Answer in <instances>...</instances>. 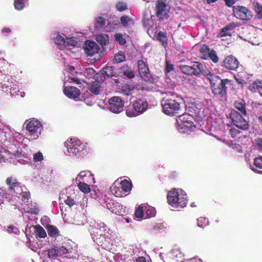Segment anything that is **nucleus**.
Masks as SVG:
<instances>
[{
  "instance_id": "1",
  "label": "nucleus",
  "mask_w": 262,
  "mask_h": 262,
  "mask_svg": "<svg viewBox=\"0 0 262 262\" xmlns=\"http://www.w3.org/2000/svg\"><path fill=\"white\" fill-rule=\"evenodd\" d=\"M182 100L176 94L167 95L161 102L163 112L169 115L176 116L181 112L180 103Z\"/></svg>"
},
{
  "instance_id": "2",
  "label": "nucleus",
  "mask_w": 262,
  "mask_h": 262,
  "mask_svg": "<svg viewBox=\"0 0 262 262\" xmlns=\"http://www.w3.org/2000/svg\"><path fill=\"white\" fill-rule=\"evenodd\" d=\"M167 199L168 204L176 208H183L187 205L186 194L181 189L173 188L168 192Z\"/></svg>"
},
{
  "instance_id": "3",
  "label": "nucleus",
  "mask_w": 262,
  "mask_h": 262,
  "mask_svg": "<svg viewBox=\"0 0 262 262\" xmlns=\"http://www.w3.org/2000/svg\"><path fill=\"white\" fill-rule=\"evenodd\" d=\"M207 79L209 80L212 93L219 97L223 98L226 95V86L229 80L227 79H222L219 76L207 75Z\"/></svg>"
},
{
  "instance_id": "4",
  "label": "nucleus",
  "mask_w": 262,
  "mask_h": 262,
  "mask_svg": "<svg viewBox=\"0 0 262 262\" xmlns=\"http://www.w3.org/2000/svg\"><path fill=\"white\" fill-rule=\"evenodd\" d=\"M242 115L235 110L231 111L230 114L233 124L238 128L245 130L248 128L249 124Z\"/></svg>"
},
{
  "instance_id": "5",
  "label": "nucleus",
  "mask_w": 262,
  "mask_h": 262,
  "mask_svg": "<svg viewBox=\"0 0 262 262\" xmlns=\"http://www.w3.org/2000/svg\"><path fill=\"white\" fill-rule=\"evenodd\" d=\"M148 104L146 101L139 99L135 101L133 104V106L135 113H132L130 111H126V115L128 117L136 116L140 113H143L146 110Z\"/></svg>"
},
{
  "instance_id": "6",
  "label": "nucleus",
  "mask_w": 262,
  "mask_h": 262,
  "mask_svg": "<svg viewBox=\"0 0 262 262\" xmlns=\"http://www.w3.org/2000/svg\"><path fill=\"white\" fill-rule=\"evenodd\" d=\"M233 11L234 16L238 19L248 20L250 19L252 17L251 12L245 7L234 6Z\"/></svg>"
},
{
  "instance_id": "7",
  "label": "nucleus",
  "mask_w": 262,
  "mask_h": 262,
  "mask_svg": "<svg viewBox=\"0 0 262 262\" xmlns=\"http://www.w3.org/2000/svg\"><path fill=\"white\" fill-rule=\"evenodd\" d=\"M6 184L9 186L8 189L16 194H21L23 193L21 184L17 180L12 177H8L6 180Z\"/></svg>"
},
{
  "instance_id": "8",
  "label": "nucleus",
  "mask_w": 262,
  "mask_h": 262,
  "mask_svg": "<svg viewBox=\"0 0 262 262\" xmlns=\"http://www.w3.org/2000/svg\"><path fill=\"white\" fill-rule=\"evenodd\" d=\"M124 103L119 97H113L109 100L110 110L114 113H119L123 110Z\"/></svg>"
},
{
  "instance_id": "9",
  "label": "nucleus",
  "mask_w": 262,
  "mask_h": 262,
  "mask_svg": "<svg viewBox=\"0 0 262 262\" xmlns=\"http://www.w3.org/2000/svg\"><path fill=\"white\" fill-rule=\"evenodd\" d=\"M105 203L106 208L112 213L116 214H122L123 211L122 205L108 198L105 200Z\"/></svg>"
},
{
  "instance_id": "10",
  "label": "nucleus",
  "mask_w": 262,
  "mask_h": 262,
  "mask_svg": "<svg viewBox=\"0 0 262 262\" xmlns=\"http://www.w3.org/2000/svg\"><path fill=\"white\" fill-rule=\"evenodd\" d=\"M40 126V122L36 120H32L26 123V129L32 133L31 137L32 139H36L38 137L37 130Z\"/></svg>"
},
{
  "instance_id": "11",
  "label": "nucleus",
  "mask_w": 262,
  "mask_h": 262,
  "mask_svg": "<svg viewBox=\"0 0 262 262\" xmlns=\"http://www.w3.org/2000/svg\"><path fill=\"white\" fill-rule=\"evenodd\" d=\"M84 49L86 54L90 56H92L98 53L99 50L98 46L95 42L89 40L85 41Z\"/></svg>"
},
{
  "instance_id": "12",
  "label": "nucleus",
  "mask_w": 262,
  "mask_h": 262,
  "mask_svg": "<svg viewBox=\"0 0 262 262\" xmlns=\"http://www.w3.org/2000/svg\"><path fill=\"white\" fill-rule=\"evenodd\" d=\"M166 4L163 2V0H158L157 2L155 11L156 16L161 20L164 19L165 16Z\"/></svg>"
},
{
  "instance_id": "13",
  "label": "nucleus",
  "mask_w": 262,
  "mask_h": 262,
  "mask_svg": "<svg viewBox=\"0 0 262 262\" xmlns=\"http://www.w3.org/2000/svg\"><path fill=\"white\" fill-rule=\"evenodd\" d=\"M139 73L142 79L145 81L149 80L150 74L148 73V68L146 66L144 62L140 60L138 61Z\"/></svg>"
},
{
  "instance_id": "14",
  "label": "nucleus",
  "mask_w": 262,
  "mask_h": 262,
  "mask_svg": "<svg viewBox=\"0 0 262 262\" xmlns=\"http://www.w3.org/2000/svg\"><path fill=\"white\" fill-rule=\"evenodd\" d=\"M224 66L230 70H235L239 65L238 61L233 56H227L224 60Z\"/></svg>"
},
{
  "instance_id": "15",
  "label": "nucleus",
  "mask_w": 262,
  "mask_h": 262,
  "mask_svg": "<svg viewBox=\"0 0 262 262\" xmlns=\"http://www.w3.org/2000/svg\"><path fill=\"white\" fill-rule=\"evenodd\" d=\"M192 66L193 68H194V69L195 70L194 76H199L200 73H202L204 75H206L207 77V75L211 74L209 71H207V70H205L204 68V66L202 63L199 62H193L192 63Z\"/></svg>"
},
{
  "instance_id": "16",
  "label": "nucleus",
  "mask_w": 262,
  "mask_h": 262,
  "mask_svg": "<svg viewBox=\"0 0 262 262\" xmlns=\"http://www.w3.org/2000/svg\"><path fill=\"white\" fill-rule=\"evenodd\" d=\"M64 94L70 98L75 99L80 94V91L74 86H67L64 89Z\"/></svg>"
},
{
  "instance_id": "17",
  "label": "nucleus",
  "mask_w": 262,
  "mask_h": 262,
  "mask_svg": "<svg viewBox=\"0 0 262 262\" xmlns=\"http://www.w3.org/2000/svg\"><path fill=\"white\" fill-rule=\"evenodd\" d=\"M96 39L97 42L103 47L108 43L109 36L106 34H99L97 35Z\"/></svg>"
},
{
  "instance_id": "18",
  "label": "nucleus",
  "mask_w": 262,
  "mask_h": 262,
  "mask_svg": "<svg viewBox=\"0 0 262 262\" xmlns=\"http://www.w3.org/2000/svg\"><path fill=\"white\" fill-rule=\"evenodd\" d=\"M47 229L49 236L51 237L56 238L60 235L59 231L56 226L48 225Z\"/></svg>"
},
{
  "instance_id": "19",
  "label": "nucleus",
  "mask_w": 262,
  "mask_h": 262,
  "mask_svg": "<svg viewBox=\"0 0 262 262\" xmlns=\"http://www.w3.org/2000/svg\"><path fill=\"white\" fill-rule=\"evenodd\" d=\"M234 106L236 109L241 112V113L245 116L247 115L245 109V103L244 100L241 99L235 102Z\"/></svg>"
},
{
  "instance_id": "20",
  "label": "nucleus",
  "mask_w": 262,
  "mask_h": 262,
  "mask_svg": "<svg viewBox=\"0 0 262 262\" xmlns=\"http://www.w3.org/2000/svg\"><path fill=\"white\" fill-rule=\"evenodd\" d=\"M201 51H204L205 52L206 51L209 54L210 58L213 62L216 63L218 61L219 59L215 51H210L209 48L207 46H204V47H203L201 49Z\"/></svg>"
},
{
  "instance_id": "21",
  "label": "nucleus",
  "mask_w": 262,
  "mask_h": 262,
  "mask_svg": "<svg viewBox=\"0 0 262 262\" xmlns=\"http://www.w3.org/2000/svg\"><path fill=\"white\" fill-rule=\"evenodd\" d=\"M35 233L37 236L39 238H45L47 236V233L43 228L39 225L34 226Z\"/></svg>"
},
{
  "instance_id": "22",
  "label": "nucleus",
  "mask_w": 262,
  "mask_h": 262,
  "mask_svg": "<svg viewBox=\"0 0 262 262\" xmlns=\"http://www.w3.org/2000/svg\"><path fill=\"white\" fill-rule=\"evenodd\" d=\"M101 83L98 81H95L91 83L89 87V90L92 93L97 95L99 93Z\"/></svg>"
},
{
  "instance_id": "23",
  "label": "nucleus",
  "mask_w": 262,
  "mask_h": 262,
  "mask_svg": "<svg viewBox=\"0 0 262 262\" xmlns=\"http://www.w3.org/2000/svg\"><path fill=\"white\" fill-rule=\"evenodd\" d=\"M253 164L255 166V168H252V170L259 173H262V171L258 170L256 169H262V157L260 156L255 158L254 160Z\"/></svg>"
},
{
  "instance_id": "24",
  "label": "nucleus",
  "mask_w": 262,
  "mask_h": 262,
  "mask_svg": "<svg viewBox=\"0 0 262 262\" xmlns=\"http://www.w3.org/2000/svg\"><path fill=\"white\" fill-rule=\"evenodd\" d=\"M120 70L123 75L129 78H133L135 76L132 70L127 65L122 66Z\"/></svg>"
},
{
  "instance_id": "25",
  "label": "nucleus",
  "mask_w": 262,
  "mask_h": 262,
  "mask_svg": "<svg viewBox=\"0 0 262 262\" xmlns=\"http://www.w3.org/2000/svg\"><path fill=\"white\" fill-rule=\"evenodd\" d=\"M180 70L185 74L194 75L195 70L193 68L192 64L191 66L183 65L180 67Z\"/></svg>"
},
{
  "instance_id": "26",
  "label": "nucleus",
  "mask_w": 262,
  "mask_h": 262,
  "mask_svg": "<svg viewBox=\"0 0 262 262\" xmlns=\"http://www.w3.org/2000/svg\"><path fill=\"white\" fill-rule=\"evenodd\" d=\"M122 189L125 192L130 191L132 189V184L127 180H124L121 182Z\"/></svg>"
},
{
  "instance_id": "27",
  "label": "nucleus",
  "mask_w": 262,
  "mask_h": 262,
  "mask_svg": "<svg viewBox=\"0 0 262 262\" xmlns=\"http://www.w3.org/2000/svg\"><path fill=\"white\" fill-rule=\"evenodd\" d=\"M235 27V25L234 24H230L223 28L220 33L221 37L230 36L231 34L229 31L231 28H234Z\"/></svg>"
},
{
  "instance_id": "28",
  "label": "nucleus",
  "mask_w": 262,
  "mask_h": 262,
  "mask_svg": "<svg viewBox=\"0 0 262 262\" xmlns=\"http://www.w3.org/2000/svg\"><path fill=\"white\" fill-rule=\"evenodd\" d=\"M253 7L257 13V16L258 18H262V6L259 3L253 2L252 3Z\"/></svg>"
},
{
  "instance_id": "29",
  "label": "nucleus",
  "mask_w": 262,
  "mask_h": 262,
  "mask_svg": "<svg viewBox=\"0 0 262 262\" xmlns=\"http://www.w3.org/2000/svg\"><path fill=\"white\" fill-rule=\"evenodd\" d=\"M144 211L146 218H151L156 215V211L154 207L148 206Z\"/></svg>"
},
{
  "instance_id": "30",
  "label": "nucleus",
  "mask_w": 262,
  "mask_h": 262,
  "mask_svg": "<svg viewBox=\"0 0 262 262\" xmlns=\"http://www.w3.org/2000/svg\"><path fill=\"white\" fill-rule=\"evenodd\" d=\"M78 187L79 189L84 193H88L90 192L91 188L89 185L85 183L79 182L78 184Z\"/></svg>"
},
{
  "instance_id": "31",
  "label": "nucleus",
  "mask_w": 262,
  "mask_h": 262,
  "mask_svg": "<svg viewBox=\"0 0 262 262\" xmlns=\"http://www.w3.org/2000/svg\"><path fill=\"white\" fill-rule=\"evenodd\" d=\"M209 220L205 217H200L198 219V226L201 228H204L209 225Z\"/></svg>"
},
{
  "instance_id": "32",
  "label": "nucleus",
  "mask_w": 262,
  "mask_h": 262,
  "mask_svg": "<svg viewBox=\"0 0 262 262\" xmlns=\"http://www.w3.org/2000/svg\"><path fill=\"white\" fill-rule=\"evenodd\" d=\"M59 250L57 249H51L48 251V257L51 259H55L59 256Z\"/></svg>"
},
{
  "instance_id": "33",
  "label": "nucleus",
  "mask_w": 262,
  "mask_h": 262,
  "mask_svg": "<svg viewBox=\"0 0 262 262\" xmlns=\"http://www.w3.org/2000/svg\"><path fill=\"white\" fill-rule=\"evenodd\" d=\"M96 24L95 27L97 29L101 28L105 24V20L104 18L99 16L96 18Z\"/></svg>"
},
{
  "instance_id": "34",
  "label": "nucleus",
  "mask_w": 262,
  "mask_h": 262,
  "mask_svg": "<svg viewBox=\"0 0 262 262\" xmlns=\"http://www.w3.org/2000/svg\"><path fill=\"white\" fill-rule=\"evenodd\" d=\"M132 21V19L127 16L124 15L120 17V24L123 26H128V25Z\"/></svg>"
},
{
  "instance_id": "35",
  "label": "nucleus",
  "mask_w": 262,
  "mask_h": 262,
  "mask_svg": "<svg viewBox=\"0 0 262 262\" xmlns=\"http://www.w3.org/2000/svg\"><path fill=\"white\" fill-rule=\"evenodd\" d=\"M104 74L108 77H112L114 75V69L112 67H106L103 69Z\"/></svg>"
},
{
  "instance_id": "36",
  "label": "nucleus",
  "mask_w": 262,
  "mask_h": 262,
  "mask_svg": "<svg viewBox=\"0 0 262 262\" xmlns=\"http://www.w3.org/2000/svg\"><path fill=\"white\" fill-rule=\"evenodd\" d=\"M144 210L142 206H139L135 211V216L138 219H142L144 215Z\"/></svg>"
},
{
  "instance_id": "37",
  "label": "nucleus",
  "mask_w": 262,
  "mask_h": 262,
  "mask_svg": "<svg viewBox=\"0 0 262 262\" xmlns=\"http://www.w3.org/2000/svg\"><path fill=\"white\" fill-rule=\"evenodd\" d=\"M116 7L117 10L120 12L124 11L127 9V4L125 3L122 2H118L116 4Z\"/></svg>"
},
{
  "instance_id": "38",
  "label": "nucleus",
  "mask_w": 262,
  "mask_h": 262,
  "mask_svg": "<svg viewBox=\"0 0 262 262\" xmlns=\"http://www.w3.org/2000/svg\"><path fill=\"white\" fill-rule=\"evenodd\" d=\"M115 38L117 41H118L121 45H124L126 43V40L123 37L121 33H116L115 35Z\"/></svg>"
},
{
  "instance_id": "39",
  "label": "nucleus",
  "mask_w": 262,
  "mask_h": 262,
  "mask_svg": "<svg viewBox=\"0 0 262 262\" xmlns=\"http://www.w3.org/2000/svg\"><path fill=\"white\" fill-rule=\"evenodd\" d=\"M125 59V56L123 53H119L118 54L115 55L114 57V62L116 63H120L122 61H124Z\"/></svg>"
},
{
  "instance_id": "40",
  "label": "nucleus",
  "mask_w": 262,
  "mask_h": 262,
  "mask_svg": "<svg viewBox=\"0 0 262 262\" xmlns=\"http://www.w3.org/2000/svg\"><path fill=\"white\" fill-rule=\"evenodd\" d=\"M55 43L59 46H64L66 45V39L61 36L58 35L54 39Z\"/></svg>"
},
{
  "instance_id": "41",
  "label": "nucleus",
  "mask_w": 262,
  "mask_h": 262,
  "mask_svg": "<svg viewBox=\"0 0 262 262\" xmlns=\"http://www.w3.org/2000/svg\"><path fill=\"white\" fill-rule=\"evenodd\" d=\"M82 145V143L80 141L73 142L72 141V139H71L70 141H68V142L65 143V146H72V147H76V146H80Z\"/></svg>"
},
{
  "instance_id": "42",
  "label": "nucleus",
  "mask_w": 262,
  "mask_h": 262,
  "mask_svg": "<svg viewBox=\"0 0 262 262\" xmlns=\"http://www.w3.org/2000/svg\"><path fill=\"white\" fill-rule=\"evenodd\" d=\"M69 155L71 157H76L79 152L78 148H67Z\"/></svg>"
},
{
  "instance_id": "43",
  "label": "nucleus",
  "mask_w": 262,
  "mask_h": 262,
  "mask_svg": "<svg viewBox=\"0 0 262 262\" xmlns=\"http://www.w3.org/2000/svg\"><path fill=\"white\" fill-rule=\"evenodd\" d=\"M7 231L9 233L17 234L19 232L18 228L14 225H10L7 227Z\"/></svg>"
},
{
  "instance_id": "44",
  "label": "nucleus",
  "mask_w": 262,
  "mask_h": 262,
  "mask_svg": "<svg viewBox=\"0 0 262 262\" xmlns=\"http://www.w3.org/2000/svg\"><path fill=\"white\" fill-rule=\"evenodd\" d=\"M15 8L17 10H20L25 6L24 3L21 2V1L15 0L14 3Z\"/></svg>"
},
{
  "instance_id": "45",
  "label": "nucleus",
  "mask_w": 262,
  "mask_h": 262,
  "mask_svg": "<svg viewBox=\"0 0 262 262\" xmlns=\"http://www.w3.org/2000/svg\"><path fill=\"white\" fill-rule=\"evenodd\" d=\"M33 159L36 162H40L42 161L43 160L42 154L40 151L36 152L33 156Z\"/></svg>"
},
{
  "instance_id": "46",
  "label": "nucleus",
  "mask_w": 262,
  "mask_h": 262,
  "mask_svg": "<svg viewBox=\"0 0 262 262\" xmlns=\"http://www.w3.org/2000/svg\"><path fill=\"white\" fill-rule=\"evenodd\" d=\"M64 203L70 207H72L75 204V201L74 199L70 196H68L67 197V199L64 201Z\"/></svg>"
},
{
  "instance_id": "47",
  "label": "nucleus",
  "mask_w": 262,
  "mask_h": 262,
  "mask_svg": "<svg viewBox=\"0 0 262 262\" xmlns=\"http://www.w3.org/2000/svg\"><path fill=\"white\" fill-rule=\"evenodd\" d=\"M192 122L190 121H184L182 122V127L183 128L191 129L192 126Z\"/></svg>"
},
{
  "instance_id": "48",
  "label": "nucleus",
  "mask_w": 262,
  "mask_h": 262,
  "mask_svg": "<svg viewBox=\"0 0 262 262\" xmlns=\"http://www.w3.org/2000/svg\"><path fill=\"white\" fill-rule=\"evenodd\" d=\"M158 39L162 42L163 43L166 42V36L163 32H160L157 35Z\"/></svg>"
},
{
  "instance_id": "49",
  "label": "nucleus",
  "mask_w": 262,
  "mask_h": 262,
  "mask_svg": "<svg viewBox=\"0 0 262 262\" xmlns=\"http://www.w3.org/2000/svg\"><path fill=\"white\" fill-rule=\"evenodd\" d=\"M166 66L165 69V72L166 73H169L171 71L174 70V66L172 64H171L170 61L166 60Z\"/></svg>"
},
{
  "instance_id": "50",
  "label": "nucleus",
  "mask_w": 262,
  "mask_h": 262,
  "mask_svg": "<svg viewBox=\"0 0 262 262\" xmlns=\"http://www.w3.org/2000/svg\"><path fill=\"white\" fill-rule=\"evenodd\" d=\"M76 42L75 40L74 39V38L72 37L71 38H67L66 39V45L64 46H67L69 45L74 46H75Z\"/></svg>"
},
{
  "instance_id": "51",
  "label": "nucleus",
  "mask_w": 262,
  "mask_h": 262,
  "mask_svg": "<svg viewBox=\"0 0 262 262\" xmlns=\"http://www.w3.org/2000/svg\"><path fill=\"white\" fill-rule=\"evenodd\" d=\"M252 87L254 89H258L262 88V81H256L252 85Z\"/></svg>"
},
{
  "instance_id": "52",
  "label": "nucleus",
  "mask_w": 262,
  "mask_h": 262,
  "mask_svg": "<svg viewBox=\"0 0 262 262\" xmlns=\"http://www.w3.org/2000/svg\"><path fill=\"white\" fill-rule=\"evenodd\" d=\"M57 249L59 250V253L61 252L62 254H66L68 252V250L63 246L58 248Z\"/></svg>"
},
{
  "instance_id": "53",
  "label": "nucleus",
  "mask_w": 262,
  "mask_h": 262,
  "mask_svg": "<svg viewBox=\"0 0 262 262\" xmlns=\"http://www.w3.org/2000/svg\"><path fill=\"white\" fill-rule=\"evenodd\" d=\"M255 144L258 147H262V138H258L255 140Z\"/></svg>"
},
{
  "instance_id": "54",
  "label": "nucleus",
  "mask_w": 262,
  "mask_h": 262,
  "mask_svg": "<svg viewBox=\"0 0 262 262\" xmlns=\"http://www.w3.org/2000/svg\"><path fill=\"white\" fill-rule=\"evenodd\" d=\"M71 75H72V77L71 78V79H72V80L73 82H75L77 84H80L81 83L80 81V80H79V79L78 78L73 77V75L72 73H71Z\"/></svg>"
},
{
  "instance_id": "55",
  "label": "nucleus",
  "mask_w": 262,
  "mask_h": 262,
  "mask_svg": "<svg viewBox=\"0 0 262 262\" xmlns=\"http://www.w3.org/2000/svg\"><path fill=\"white\" fill-rule=\"evenodd\" d=\"M23 195H22V196L23 198L26 199H29L30 198V194L29 192H23Z\"/></svg>"
},
{
  "instance_id": "56",
  "label": "nucleus",
  "mask_w": 262,
  "mask_h": 262,
  "mask_svg": "<svg viewBox=\"0 0 262 262\" xmlns=\"http://www.w3.org/2000/svg\"><path fill=\"white\" fill-rule=\"evenodd\" d=\"M3 198H4V190L2 188H0V204L3 202Z\"/></svg>"
},
{
  "instance_id": "57",
  "label": "nucleus",
  "mask_w": 262,
  "mask_h": 262,
  "mask_svg": "<svg viewBox=\"0 0 262 262\" xmlns=\"http://www.w3.org/2000/svg\"><path fill=\"white\" fill-rule=\"evenodd\" d=\"M136 262H145V258L143 256H140L137 258Z\"/></svg>"
},
{
  "instance_id": "58",
  "label": "nucleus",
  "mask_w": 262,
  "mask_h": 262,
  "mask_svg": "<svg viewBox=\"0 0 262 262\" xmlns=\"http://www.w3.org/2000/svg\"><path fill=\"white\" fill-rule=\"evenodd\" d=\"M224 1L225 2L226 4L228 6H230L234 4L233 0H224Z\"/></svg>"
},
{
  "instance_id": "59",
  "label": "nucleus",
  "mask_w": 262,
  "mask_h": 262,
  "mask_svg": "<svg viewBox=\"0 0 262 262\" xmlns=\"http://www.w3.org/2000/svg\"><path fill=\"white\" fill-rule=\"evenodd\" d=\"M230 133L232 135V136H233L234 135H236L237 133H238V131L235 128H231L230 129Z\"/></svg>"
},
{
  "instance_id": "60",
  "label": "nucleus",
  "mask_w": 262,
  "mask_h": 262,
  "mask_svg": "<svg viewBox=\"0 0 262 262\" xmlns=\"http://www.w3.org/2000/svg\"><path fill=\"white\" fill-rule=\"evenodd\" d=\"M236 81L240 84H245L246 82L243 79H239L236 78Z\"/></svg>"
},
{
  "instance_id": "61",
  "label": "nucleus",
  "mask_w": 262,
  "mask_h": 262,
  "mask_svg": "<svg viewBox=\"0 0 262 262\" xmlns=\"http://www.w3.org/2000/svg\"><path fill=\"white\" fill-rule=\"evenodd\" d=\"M190 262H202V261L200 259L192 258L191 259Z\"/></svg>"
},
{
  "instance_id": "62",
  "label": "nucleus",
  "mask_w": 262,
  "mask_h": 262,
  "mask_svg": "<svg viewBox=\"0 0 262 262\" xmlns=\"http://www.w3.org/2000/svg\"><path fill=\"white\" fill-rule=\"evenodd\" d=\"M85 172L84 171H82L80 172L78 176L81 178L84 177V176H85Z\"/></svg>"
},
{
  "instance_id": "63",
  "label": "nucleus",
  "mask_w": 262,
  "mask_h": 262,
  "mask_svg": "<svg viewBox=\"0 0 262 262\" xmlns=\"http://www.w3.org/2000/svg\"><path fill=\"white\" fill-rule=\"evenodd\" d=\"M11 31V30L10 29L8 28H4L3 30H2V32H10Z\"/></svg>"
},
{
  "instance_id": "64",
  "label": "nucleus",
  "mask_w": 262,
  "mask_h": 262,
  "mask_svg": "<svg viewBox=\"0 0 262 262\" xmlns=\"http://www.w3.org/2000/svg\"><path fill=\"white\" fill-rule=\"evenodd\" d=\"M74 70H75L74 67L70 66L69 67V70H70V72H71L72 71H74Z\"/></svg>"
}]
</instances>
